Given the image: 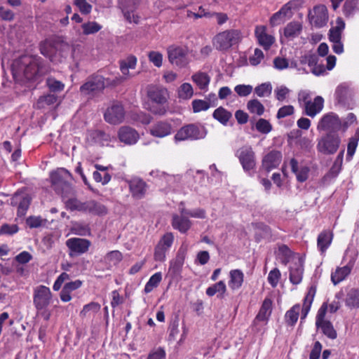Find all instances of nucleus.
I'll list each match as a JSON object with an SVG mask.
<instances>
[{
    "instance_id": "obj_47",
    "label": "nucleus",
    "mask_w": 359,
    "mask_h": 359,
    "mask_svg": "<svg viewBox=\"0 0 359 359\" xmlns=\"http://www.w3.org/2000/svg\"><path fill=\"white\" fill-rule=\"evenodd\" d=\"M178 97L182 100H189L194 95V90L189 83H182L178 89Z\"/></svg>"
},
{
    "instance_id": "obj_3",
    "label": "nucleus",
    "mask_w": 359,
    "mask_h": 359,
    "mask_svg": "<svg viewBox=\"0 0 359 359\" xmlns=\"http://www.w3.org/2000/svg\"><path fill=\"white\" fill-rule=\"evenodd\" d=\"M147 95L152 102L147 108L149 111L156 115H164L168 109L165 106L168 98V92L166 88L151 85L147 87Z\"/></svg>"
},
{
    "instance_id": "obj_12",
    "label": "nucleus",
    "mask_w": 359,
    "mask_h": 359,
    "mask_svg": "<svg viewBox=\"0 0 359 359\" xmlns=\"http://www.w3.org/2000/svg\"><path fill=\"white\" fill-rule=\"evenodd\" d=\"M125 109L121 103L113 102L104 114L105 121L112 125H117L122 123L125 118Z\"/></svg>"
},
{
    "instance_id": "obj_24",
    "label": "nucleus",
    "mask_w": 359,
    "mask_h": 359,
    "mask_svg": "<svg viewBox=\"0 0 359 359\" xmlns=\"http://www.w3.org/2000/svg\"><path fill=\"white\" fill-rule=\"evenodd\" d=\"M172 132V125L167 121H158L154 124L150 128L151 135L160 138L170 135Z\"/></svg>"
},
{
    "instance_id": "obj_51",
    "label": "nucleus",
    "mask_w": 359,
    "mask_h": 359,
    "mask_svg": "<svg viewBox=\"0 0 359 359\" xmlns=\"http://www.w3.org/2000/svg\"><path fill=\"white\" fill-rule=\"evenodd\" d=\"M180 212L182 215H187V216L194 218L204 219L206 217V212L205 210L202 208H196L192 210H189L184 208H180Z\"/></svg>"
},
{
    "instance_id": "obj_53",
    "label": "nucleus",
    "mask_w": 359,
    "mask_h": 359,
    "mask_svg": "<svg viewBox=\"0 0 359 359\" xmlns=\"http://www.w3.org/2000/svg\"><path fill=\"white\" fill-rule=\"evenodd\" d=\"M100 310V305L97 302H92L83 306V309L80 312V316L83 318L87 316L90 313H96L99 312Z\"/></svg>"
},
{
    "instance_id": "obj_32",
    "label": "nucleus",
    "mask_w": 359,
    "mask_h": 359,
    "mask_svg": "<svg viewBox=\"0 0 359 359\" xmlns=\"http://www.w3.org/2000/svg\"><path fill=\"white\" fill-rule=\"evenodd\" d=\"M229 286L232 290L239 289L243 283L244 274L239 269H233L229 272Z\"/></svg>"
},
{
    "instance_id": "obj_27",
    "label": "nucleus",
    "mask_w": 359,
    "mask_h": 359,
    "mask_svg": "<svg viewBox=\"0 0 359 359\" xmlns=\"http://www.w3.org/2000/svg\"><path fill=\"white\" fill-rule=\"evenodd\" d=\"M272 312V300L270 298H265L262 302L259 313L255 317L254 323L257 321L267 323Z\"/></svg>"
},
{
    "instance_id": "obj_39",
    "label": "nucleus",
    "mask_w": 359,
    "mask_h": 359,
    "mask_svg": "<svg viewBox=\"0 0 359 359\" xmlns=\"http://www.w3.org/2000/svg\"><path fill=\"white\" fill-rule=\"evenodd\" d=\"M302 25L297 21L290 22L284 29V34L287 38H294L300 34Z\"/></svg>"
},
{
    "instance_id": "obj_48",
    "label": "nucleus",
    "mask_w": 359,
    "mask_h": 359,
    "mask_svg": "<svg viewBox=\"0 0 359 359\" xmlns=\"http://www.w3.org/2000/svg\"><path fill=\"white\" fill-rule=\"evenodd\" d=\"M318 328H320L323 333L329 339H335L337 337V331L330 321L323 323Z\"/></svg>"
},
{
    "instance_id": "obj_49",
    "label": "nucleus",
    "mask_w": 359,
    "mask_h": 359,
    "mask_svg": "<svg viewBox=\"0 0 359 359\" xmlns=\"http://www.w3.org/2000/svg\"><path fill=\"white\" fill-rule=\"evenodd\" d=\"M130 118L135 122L144 125L150 123L152 120V117L149 114L143 111L132 113L130 114Z\"/></svg>"
},
{
    "instance_id": "obj_38",
    "label": "nucleus",
    "mask_w": 359,
    "mask_h": 359,
    "mask_svg": "<svg viewBox=\"0 0 359 359\" xmlns=\"http://www.w3.org/2000/svg\"><path fill=\"white\" fill-rule=\"evenodd\" d=\"M150 175L153 177H159L161 180H164L170 187H173L175 184L177 183L180 177L179 175H172L166 174L159 170H152Z\"/></svg>"
},
{
    "instance_id": "obj_37",
    "label": "nucleus",
    "mask_w": 359,
    "mask_h": 359,
    "mask_svg": "<svg viewBox=\"0 0 359 359\" xmlns=\"http://www.w3.org/2000/svg\"><path fill=\"white\" fill-rule=\"evenodd\" d=\"M226 292V286L223 280H220L218 283L208 287L206 289V294L209 297H212L215 294L218 293L217 297L223 298Z\"/></svg>"
},
{
    "instance_id": "obj_46",
    "label": "nucleus",
    "mask_w": 359,
    "mask_h": 359,
    "mask_svg": "<svg viewBox=\"0 0 359 359\" xmlns=\"http://www.w3.org/2000/svg\"><path fill=\"white\" fill-rule=\"evenodd\" d=\"M102 25L95 21H88L82 24L83 34L85 35L93 34L102 29Z\"/></svg>"
},
{
    "instance_id": "obj_8",
    "label": "nucleus",
    "mask_w": 359,
    "mask_h": 359,
    "mask_svg": "<svg viewBox=\"0 0 359 359\" xmlns=\"http://www.w3.org/2000/svg\"><path fill=\"white\" fill-rule=\"evenodd\" d=\"M168 58L172 65L180 68L186 67L189 62V49L186 46L171 45L167 48Z\"/></svg>"
},
{
    "instance_id": "obj_54",
    "label": "nucleus",
    "mask_w": 359,
    "mask_h": 359,
    "mask_svg": "<svg viewBox=\"0 0 359 359\" xmlns=\"http://www.w3.org/2000/svg\"><path fill=\"white\" fill-rule=\"evenodd\" d=\"M272 86L270 83H264L255 88V92L259 97H268L271 95Z\"/></svg>"
},
{
    "instance_id": "obj_55",
    "label": "nucleus",
    "mask_w": 359,
    "mask_h": 359,
    "mask_svg": "<svg viewBox=\"0 0 359 359\" xmlns=\"http://www.w3.org/2000/svg\"><path fill=\"white\" fill-rule=\"evenodd\" d=\"M57 101V97L53 94H48L39 97L37 102L38 108H44L46 106L53 104Z\"/></svg>"
},
{
    "instance_id": "obj_22",
    "label": "nucleus",
    "mask_w": 359,
    "mask_h": 359,
    "mask_svg": "<svg viewBox=\"0 0 359 359\" xmlns=\"http://www.w3.org/2000/svg\"><path fill=\"white\" fill-rule=\"evenodd\" d=\"M118 135L120 141L126 144H134L139 139L138 133L129 126L121 127Z\"/></svg>"
},
{
    "instance_id": "obj_14",
    "label": "nucleus",
    "mask_w": 359,
    "mask_h": 359,
    "mask_svg": "<svg viewBox=\"0 0 359 359\" xmlns=\"http://www.w3.org/2000/svg\"><path fill=\"white\" fill-rule=\"evenodd\" d=\"M341 122L339 116L333 112H330L324 114L320 119L317 130L334 133L341 128Z\"/></svg>"
},
{
    "instance_id": "obj_52",
    "label": "nucleus",
    "mask_w": 359,
    "mask_h": 359,
    "mask_svg": "<svg viewBox=\"0 0 359 359\" xmlns=\"http://www.w3.org/2000/svg\"><path fill=\"white\" fill-rule=\"evenodd\" d=\"M55 51V48L53 46L51 41L46 40L41 43L40 44V52L41 53L46 57H48L51 60L52 55Z\"/></svg>"
},
{
    "instance_id": "obj_63",
    "label": "nucleus",
    "mask_w": 359,
    "mask_h": 359,
    "mask_svg": "<svg viewBox=\"0 0 359 359\" xmlns=\"http://www.w3.org/2000/svg\"><path fill=\"white\" fill-rule=\"evenodd\" d=\"M252 86L251 85L239 84L235 86V92L241 97H245L249 95L252 91Z\"/></svg>"
},
{
    "instance_id": "obj_36",
    "label": "nucleus",
    "mask_w": 359,
    "mask_h": 359,
    "mask_svg": "<svg viewBox=\"0 0 359 359\" xmlns=\"http://www.w3.org/2000/svg\"><path fill=\"white\" fill-rule=\"evenodd\" d=\"M351 268L348 266L337 268L335 271L332 272L331 274V280L333 284L337 285L344 280L351 273Z\"/></svg>"
},
{
    "instance_id": "obj_50",
    "label": "nucleus",
    "mask_w": 359,
    "mask_h": 359,
    "mask_svg": "<svg viewBox=\"0 0 359 359\" xmlns=\"http://www.w3.org/2000/svg\"><path fill=\"white\" fill-rule=\"evenodd\" d=\"M256 130L262 134H268L272 130V125L264 118H259L255 123Z\"/></svg>"
},
{
    "instance_id": "obj_64",
    "label": "nucleus",
    "mask_w": 359,
    "mask_h": 359,
    "mask_svg": "<svg viewBox=\"0 0 359 359\" xmlns=\"http://www.w3.org/2000/svg\"><path fill=\"white\" fill-rule=\"evenodd\" d=\"M105 259L113 264H117L122 260L123 255L121 252L113 250L107 254Z\"/></svg>"
},
{
    "instance_id": "obj_62",
    "label": "nucleus",
    "mask_w": 359,
    "mask_h": 359,
    "mask_svg": "<svg viewBox=\"0 0 359 359\" xmlns=\"http://www.w3.org/2000/svg\"><path fill=\"white\" fill-rule=\"evenodd\" d=\"M149 60L156 67H160L163 64V55L158 51H151L148 54Z\"/></svg>"
},
{
    "instance_id": "obj_1",
    "label": "nucleus",
    "mask_w": 359,
    "mask_h": 359,
    "mask_svg": "<svg viewBox=\"0 0 359 359\" xmlns=\"http://www.w3.org/2000/svg\"><path fill=\"white\" fill-rule=\"evenodd\" d=\"M13 77L16 80L36 79L48 72V67L43 60L37 56L24 55L15 60L11 67Z\"/></svg>"
},
{
    "instance_id": "obj_16",
    "label": "nucleus",
    "mask_w": 359,
    "mask_h": 359,
    "mask_svg": "<svg viewBox=\"0 0 359 359\" xmlns=\"http://www.w3.org/2000/svg\"><path fill=\"white\" fill-rule=\"evenodd\" d=\"M50 178L54 189L60 191L67 186L69 181L72 179V175L67 170L61 168L51 172Z\"/></svg>"
},
{
    "instance_id": "obj_31",
    "label": "nucleus",
    "mask_w": 359,
    "mask_h": 359,
    "mask_svg": "<svg viewBox=\"0 0 359 359\" xmlns=\"http://www.w3.org/2000/svg\"><path fill=\"white\" fill-rule=\"evenodd\" d=\"M333 233L330 231H323L318 236L317 245L321 253H324L331 245Z\"/></svg>"
},
{
    "instance_id": "obj_44",
    "label": "nucleus",
    "mask_w": 359,
    "mask_h": 359,
    "mask_svg": "<svg viewBox=\"0 0 359 359\" xmlns=\"http://www.w3.org/2000/svg\"><path fill=\"white\" fill-rule=\"evenodd\" d=\"M161 279L162 275L161 273L160 272H157L152 275L144 286V292H151L154 288H156L159 285L160 282L161 281Z\"/></svg>"
},
{
    "instance_id": "obj_61",
    "label": "nucleus",
    "mask_w": 359,
    "mask_h": 359,
    "mask_svg": "<svg viewBox=\"0 0 359 359\" xmlns=\"http://www.w3.org/2000/svg\"><path fill=\"white\" fill-rule=\"evenodd\" d=\"M264 55L262 50L255 48L254 54L249 57V62L252 66H257L264 60Z\"/></svg>"
},
{
    "instance_id": "obj_40",
    "label": "nucleus",
    "mask_w": 359,
    "mask_h": 359,
    "mask_svg": "<svg viewBox=\"0 0 359 359\" xmlns=\"http://www.w3.org/2000/svg\"><path fill=\"white\" fill-rule=\"evenodd\" d=\"M315 294H316V290L313 287H311L309 290L306 295L305 296V297L304 299L302 309V319L305 318L306 317V316L308 315V313L310 311L311 304L313 303Z\"/></svg>"
},
{
    "instance_id": "obj_7",
    "label": "nucleus",
    "mask_w": 359,
    "mask_h": 359,
    "mask_svg": "<svg viewBox=\"0 0 359 359\" xmlns=\"http://www.w3.org/2000/svg\"><path fill=\"white\" fill-rule=\"evenodd\" d=\"M340 144L341 138L339 135L329 132L318 140L316 147L320 153L330 155L336 153Z\"/></svg>"
},
{
    "instance_id": "obj_10",
    "label": "nucleus",
    "mask_w": 359,
    "mask_h": 359,
    "mask_svg": "<svg viewBox=\"0 0 359 359\" xmlns=\"http://www.w3.org/2000/svg\"><path fill=\"white\" fill-rule=\"evenodd\" d=\"M206 133L203 128H200L194 124H189L181 128L175 135L176 141L198 140L205 137Z\"/></svg>"
},
{
    "instance_id": "obj_26",
    "label": "nucleus",
    "mask_w": 359,
    "mask_h": 359,
    "mask_svg": "<svg viewBox=\"0 0 359 359\" xmlns=\"http://www.w3.org/2000/svg\"><path fill=\"white\" fill-rule=\"evenodd\" d=\"M83 212L94 215L102 216L107 213V208L105 205L96 201L90 200L84 202V208Z\"/></svg>"
},
{
    "instance_id": "obj_30",
    "label": "nucleus",
    "mask_w": 359,
    "mask_h": 359,
    "mask_svg": "<svg viewBox=\"0 0 359 359\" xmlns=\"http://www.w3.org/2000/svg\"><path fill=\"white\" fill-rule=\"evenodd\" d=\"M304 272L303 264L300 260L292 264L290 267V280L294 285L301 283Z\"/></svg>"
},
{
    "instance_id": "obj_56",
    "label": "nucleus",
    "mask_w": 359,
    "mask_h": 359,
    "mask_svg": "<svg viewBox=\"0 0 359 359\" xmlns=\"http://www.w3.org/2000/svg\"><path fill=\"white\" fill-rule=\"evenodd\" d=\"M193 111L194 113H198L202 111L208 110L210 107V102L203 100H194L191 102Z\"/></svg>"
},
{
    "instance_id": "obj_45",
    "label": "nucleus",
    "mask_w": 359,
    "mask_h": 359,
    "mask_svg": "<svg viewBox=\"0 0 359 359\" xmlns=\"http://www.w3.org/2000/svg\"><path fill=\"white\" fill-rule=\"evenodd\" d=\"M247 108L252 114L261 116L264 112V105L257 99L250 100L247 103Z\"/></svg>"
},
{
    "instance_id": "obj_28",
    "label": "nucleus",
    "mask_w": 359,
    "mask_h": 359,
    "mask_svg": "<svg viewBox=\"0 0 359 359\" xmlns=\"http://www.w3.org/2000/svg\"><path fill=\"white\" fill-rule=\"evenodd\" d=\"M187 217V215L182 214L181 215H173L172 219V227L181 233H186L191 226V222Z\"/></svg>"
},
{
    "instance_id": "obj_58",
    "label": "nucleus",
    "mask_w": 359,
    "mask_h": 359,
    "mask_svg": "<svg viewBox=\"0 0 359 359\" xmlns=\"http://www.w3.org/2000/svg\"><path fill=\"white\" fill-rule=\"evenodd\" d=\"M281 273L278 269L275 268L269 273L267 280L272 287H276L280 279Z\"/></svg>"
},
{
    "instance_id": "obj_60",
    "label": "nucleus",
    "mask_w": 359,
    "mask_h": 359,
    "mask_svg": "<svg viewBox=\"0 0 359 359\" xmlns=\"http://www.w3.org/2000/svg\"><path fill=\"white\" fill-rule=\"evenodd\" d=\"M46 84L49 89L53 92H60L64 89L65 87L64 83L53 77H49L47 79Z\"/></svg>"
},
{
    "instance_id": "obj_43",
    "label": "nucleus",
    "mask_w": 359,
    "mask_h": 359,
    "mask_svg": "<svg viewBox=\"0 0 359 359\" xmlns=\"http://www.w3.org/2000/svg\"><path fill=\"white\" fill-rule=\"evenodd\" d=\"M120 69L122 73V76H116L115 79H114L111 81H109L107 79L108 83L110 85L112 86H118L123 82H124L126 80H127L130 76L129 70L130 68H128L126 66L123 65V64L120 63Z\"/></svg>"
},
{
    "instance_id": "obj_11",
    "label": "nucleus",
    "mask_w": 359,
    "mask_h": 359,
    "mask_svg": "<svg viewBox=\"0 0 359 359\" xmlns=\"http://www.w3.org/2000/svg\"><path fill=\"white\" fill-rule=\"evenodd\" d=\"M65 244L69 250V256L74 257L87 252L91 245V242L86 238L74 237L67 239Z\"/></svg>"
},
{
    "instance_id": "obj_6",
    "label": "nucleus",
    "mask_w": 359,
    "mask_h": 359,
    "mask_svg": "<svg viewBox=\"0 0 359 359\" xmlns=\"http://www.w3.org/2000/svg\"><path fill=\"white\" fill-rule=\"evenodd\" d=\"M298 100L303 105L304 114L312 118L319 114L324 107V99L321 96H316L311 101L309 93L305 91L299 93Z\"/></svg>"
},
{
    "instance_id": "obj_17",
    "label": "nucleus",
    "mask_w": 359,
    "mask_h": 359,
    "mask_svg": "<svg viewBox=\"0 0 359 359\" xmlns=\"http://www.w3.org/2000/svg\"><path fill=\"white\" fill-rule=\"evenodd\" d=\"M255 36L258 44L266 50L270 49L275 42V37L267 33V27L264 25L256 26Z\"/></svg>"
},
{
    "instance_id": "obj_20",
    "label": "nucleus",
    "mask_w": 359,
    "mask_h": 359,
    "mask_svg": "<svg viewBox=\"0 0 359 359\" xmlns=\"http://www.w3.org/2000/svg\"><path fill=\"white\" fill-rule=\"evenodd\" d=\"M31 202L30 196L27 194L16 193L11 198L12 205L18 206V215L22 217L26 214Z\"/></svg>"
},
{
    "instance_id": "obj_21",
    "label": "nucleus",
    "mask_w": 359,
    "mask_h": 359,
    "mask_svg": "<svg viewBox=\"0 0 359 359\" xmlns=\"http://www.w3.org/2000/svg\"><path fill=\"white\" fill-rule=\"evenodd\" d=\"M129 189L132 196L136 199L142 198L147 189V183L140 178H133L128 181Z\"/></svg>"
},
{
    "instance_id": "obj_23",
    "label": "nucleus",
    "mask_w": 359,
    "mask_h": 359,
    "mask_svg": "<svg viewBox=\"0 0 359 359\" xmlns=\"http://www.w3.org/2000/svg\"><path fill=\"white\" fill-rule=\"evenodd\" d=\"M184 262V255L179 252L176 257L170 262L168 274L172 279L180 276Z\"/></svg>"
},
{
    "instance_id": "obj_18",
    "label": "nucleus",
    "mask_w": 359,
    "mask_h": 359,
    "mask_svg": "<svg viewBox=\"0 0 359 359\" xmlns=\"http://www.w3.org/2000/svg\"><path fill=\"white\" fill-rule=\"evenodd\" d=\"M120 6L127 21L137 23L139 18L134 14L140 0H118Z\"/></svg>"
},
{
    "instance_id": "obj_57",
    "label": "nucleus",
    "mask_w": 359,
    "mask_h": 359,
    "mask_svg": "<svg viewBox=\"0 0 359 359\" xmlns=\"http://www.w3.org/2000/svg\"><path fill=\"white\" fill-rule=\"evenodd\" d=\"M26 223L31 228H39L46 223V219H43L40 216H30L27 218Z\"/></svg>"
},
{
    "instance_id": "obj_59",
    "label": "nucleus",
    "mask_w": 359,
    "mask_h": 359,
    "mask_svg": "<svg viewBox=\"0 0 359 359\" xmlns=\"http://www.w3.org/2000/svg\"><path fill=\"white\" fill-rule=\"evenodd\" d=\"M166 358V352L164 348L158 346L156 348H152L148 355L147 359H165Z\"/></svg>"
},
{
    "instance_id": "obj_15",
    "label": "nucleus",
    "mask_w": 359,
    "mask_h": 359,
    "mask_svg": "<svg viewBox=\"0 0 359 359\" xmlns=\"http://www.w3.org/2000/svg\"><path fill=\"white\" fill-rule=\"evenodd\" d=\"M309 19L311 25L320 28L326 25L328 21V12L325 6L318 5L309 13Z\"/></svg>"
},
{
    "instance_id": "obj_19",
    "label": "nucleus",
    "mask_w": 359,
    "mask_h": 359,
    "mask_svg": "<svg viewBox=\"0 0 359 359\" xmlns=\"http://www.w3.org/2000/svg\"><path fill=\"white\" fill-rule=\"evenodd\" d=\"M282 154L279 151L272 150L267 153L262 158V168L267 172L276 168L282 161Z\"/></svg>"
},
{
    "instance_id": "obj_42",
    "label": "nucleus",
    "mask_w": 359,
    "mask_h": 359,
    "mask_svg": "<svg viewBox=\"0 0 359 359\" xmlns=\"http://www.w3.org/2000/svg\"><path fill=\"white\" fill-rule=\"evenodd\" d=\"M299 311L300 305L295 304L286 312L285 318V321L288 325H293L297 323L299 318Z\"/></svg>"
},
{
    "instance_id": "obj_9",
    "label": "nucleus",
    "mask_w": 359,
    "mask_h": 359,
    "mask_svg": "<svg viewBox=\"0 0 359 359\" xmlns=\"http://www.w3.org/2000/svg\"><path fill=\"white\" fill-rule=\"evenodd\" d=\"M104 88V78L99 74H93L80 87V91L84 95L93 97L101 93Z\"/></svg>"
},
{
    "instance_id": "obj_4",
    "label": "nucleus",
    "mask_w": 359,
    "mask_h": 359,
    "mask_svg": "<svg viewBox=\"0 0 359 359\" xmlns=\"http://www.w3.org/2000/svg\"><path fill=\"white\" fill-rule=\"evenodd\" d=\"M242 33L239 29H230L217 33L212 39L213 47L222 52L228 51L242 40Z\"/></svg>"
},
{
    "instance_id": "obj_35",
    "label": "nucleus",
    "mask_w": 359,
    "mask_h": 359,
    "mask_svg": "<svg viewBox=\"0 0 359 359\" xmlns=\"http://www.w3.org/2000/svg\"><path fill=\"white\" fill-rule=\"evenodd\" d=\"M193 81L203 90H207L210 81V77L205 72H197L191 76Z\"/></svg>"
},
{
    "instance_id": "obj_13",
    "label": "nucleus",
    "mask_w": 359,
    "mask_h": 359,
    "mask_svg": "<svg viewBox=\"0 0 359 359\" xmlns=\"http://www.w3.org/2000/svg\"><path fill=\"white\" fill-rule=\"evenodd\" d=\"M174 242L172 233H165L159 240L154 249V259L157 262H163L166 257V253L171 248Z\"/></svg>"
},
{
    "instance_id": "obj_33",
    "label": "nucleus",
    "mask_w": 359,
    "mask_h": 359,
    "mask_svg": "<svg viewBox=\"0 0 359 359\" xmlns=\"http://www.w3.org/2000/svg\"><path fill=\"white\" fill-rule=\"evenodd\" d=\"M344 28V21L341 18H338L336 20L335 27L331 28L329 32V39L330 41L337 42V41H341L342 32Z\"/></svg>"
},
{
    "instance_id": "obj_34",
    "label": "nucleus",
    "mask_w": 359,
    "mask_h": 359,
    "mask_svg": "<svg viewBox=\"0 0 359 359\" xmlns=\"http://www.w3.org/2000/svg\"><path fill=\"white\" fill-rule=\"evenodd\" d=\"M344 302L351 309L359 308V288L350 289L346 293Z\"/></svg>"
},
{
    "instance_id": "obj_41",
    "label": "nucleus",
    "mask_w": 359,
    "mask_h": 359,
    "mask_svg": "<svg viewBox=\"0 0 359 359\" xmlns=\"http://www.w3.org/2000/svg\"><path fill=\"white\" fill-rule=\"evenodd\" d=\"M212 116L222 124L226 125L232 114L224 107H219L214 111Z\"/></svg>"
},
{
    "instance_id": "obj_25",
    "label": "nucleus",
    "mask_w": 359,
    "mask_h": 359,
    "mask_svg": "<svg viewBox=\"0 0 359 359\" xmlns=\"http://www.w3.org/2000/svg\"><path fill=\"white\" fill-rule=\"evenodd\" d=\"M291 170L295 174L297 180L299 182H305L309 177L310 169L306 165H299L295 158H292L290 161Z\"/></svg>"
},
{
    "instance_id": "obj_29",
    "label": "nucleus",
    "mask_w": 359,
    "mask_h": 359,
    "mask_svg": "<svg viewBox=\"0 0 359 359\" xmlns=\"http://www.w3.org/2000/svg\"><path fill=\"white\" fill-rule=\"evenodd\" d=\"M292 10L286 3L284 4L280 9L275 13L270 18V23L274 26L280 24L282 21H284L286 18H290L292 15Z\"/></svg>"
},
{
    "instance_id": "obj_5",
    "label": "nucleus",
    "mask_w": 359,
    "mask_h": 359,
    "mask_svg": "<svg viewBox=\"0 0 359 359\" xmlns=\"http://www.w3.org/2000/svg\"><path fill=\"white\" fill-rule=\"evenodd\" d=\"M235 156L238 158L243 170L252 176L257 164L256 155L252 147L250 145L242 146L236 150Z\"/></svg>"
},
{
    "instance_id": "obj_2",
    "label": "nucleus",
    "mask_w": 359,
    "mask_h": 359,
    "mask_svg": "<svg viewBox=\"0 0 359 359\" xmlns=\"http://www.w3.org/2000/svg\"><path fill=\"white\" fill-rule=\"evenodd\" d=\"M53 302V293L48 287L38 285L33 290V304L36 309L37 316L44 320L48 321L52 312L49 309Z\"/></svg>"
}]
</instances>
